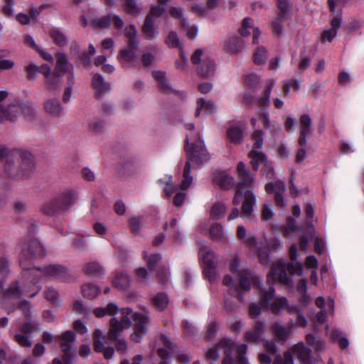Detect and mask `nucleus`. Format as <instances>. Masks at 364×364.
I'll list each match as a JSON object with an SVG mask.
<instances>
[{
  "instance_id": "37998d69",
  "label": "nucleus",
  "mask_w": 364,
  "mask_h": 364,
  "mask_svg": "<svg viewBox=\"0 0 364 364\" xmlns=\"http://www.w3.org/2000/svg\"><path fill=\"white\" fill-rule=\"evenodd\" d=\"M62 75L56 73L55 72H53L52 75L46 78L45 85L47 90L50 91H55L59 88L60 85V77Z\"/></svg>"
},
{
  "instance_id": "58836bf2",
  "label": "nucleus",
  "mask_w": 364,
  "mask_h": 364,
  "mask_svg": "<svg viewBox=\"0 0 364 364\" xmlns=\"http://www.w3.org/2000/svg\"><path fill=\"white\" fill-rule=\"evenodd\" d=\"M165 43L168 48H178L179 52L183 50V45L181 43L178 34L176 31H170L165 39Z\"/></svg>"
},
{
  "instance_id": "c03bdc74",
  "label": "nucleus",
  "mask_w": 364,
  "mask_h": 364,
  "mask_svg": "<svg viewBox=\"0 0 364 364\" xmlns=\"http://www.w3.org/2000/svg\"><path fill=\"white\" fill-rule=\"evenodd\" d=\"M118 312V307L114 303H109L106 308H97L94 310V314L97 317H102L105 314L115 315Z\"/></svg>"
},
{
  "instance_id": "e2e57ef3",
  "label": "nucleus",
  "mask_w": 364,
  "mask_h": 364,
  "mask_svg": "<svg viewBox=\"0 0 364 364\" xmlns=\"http://www.w3.org/2000/svg\"><path fill=\"white\" fill-rule=\"evenodd\" d=\"M14 340L22 347H31L32 345L31 336L21 332L15 334Z\"/></svg>"
},
{
  "instance_id": "0eeeda50",
  "label": "nucleus",
  "mask_w": 364,
  "mask_h": 364,
  "mask_svg": "<svg viewBox=\"0 0 364 364\" xmlns=\"http://www.w3.org/2000/svg\"><path fill=\"white\" fill-rule=\"evenodd\" d=\"M237 186V191L233 197L232 203L238 205L242 199L241 217L244 220H250L254 215V207L256 204V196L252 191H245V187L253 188L255 176L250 173L242 175Z\"/></svg>"
},
{
  "instance_id": "79ce46f5",
  "label": "nucleus",
  "mask_w": 364,
  "mask_h": 364,
  "mask_svg": "<svg viewBox=\"0 0 364 364\" xmlns=\"http://www.w3.org/2000/svg\"><path fill=\"white\" fill-rule=\"evenodd\" d=\"M215 180L224 189L231 188L235 183L234 178L225 173H220L218 176L215 178Z\"/></svg>"
},
{
  "instance_id": "13d9d810",
  "label": "nucleus",
  "mask_w": 364,
  "mask_h": 364,
  "mask_svg": "<svg viewBox=\"0 0 364 364\" xmlns=\"http://www.w3.org/2000/svg\"><path fill=\"white\" fill-rule=\"evenodd\" d=\"M129 277L123 272H118L116 274L113 280V284L117 288H124L129 284Z\"/></svg>"
},
{
  "instance_id": "2f4dec72",
  "label": "nucleus",
  "mask_w": 364,
  "mask_h": 364,
  "mask_svg": "<svg viewBox=\"0 0 364 364\" xmlns=\"http://www.w3.org/2000/svg\"><path fill=\"white\" fill-rule=\"evenodd\" d=\"M199 255L203 259L204 267H213L216 264L215 254L205 245L200 247Z\"/></svg>"
},
{
  "instance_id": "ddd939ff",
  "label": "nucleus",
  "mask_w": 364,
  "mask_h": 364,
  "mask_svg": "<svg viewBox=\"0 0 364 364\" xmlns=\"http://www.w3.org/2000/svg\"><path fill=\"white\" fill-rule=\"evenodd\" d=\"M8 96L6 91H0V102H1ZM21 107L18 102L12 103L9 105L6 108L4 107L1 103H0V122L4 120H14L18 112L19 109Z\"/></svg>"
},
{
  "instance_id": "bb28decb",
  "label": "nucleus",
  "mask_w": 364,
  "mask_h": 364,
  "mask_svg": "<svg viewBox=\"0 0 364 364\" xmlns=\"http://www.w3.org/2000/svg\"><path fill=\"white\" fill-rule=\"evenodd\" d=\"M244 46L242 40L237 36H232L223 43L224 50L229 53L234 54L240 52Z\"/></svg>"
},
{
  "instance_id": "5fc2aeb1",
  "label": "nucleus",
  "mask_w": 364,
  "mask_h": 364,
  "mask_svg": "<svg viewBox=\"0 0 364 364\" xmlns=\"http://www.w3.org/2000/svg\"><path fill=\"white\" fill-rule=\"evenodd\" d=\"M95 65L97 66L101 65L104 73H112L114 70L113 65L107 63V58L105 55L97 56L95 60Z\"/></svg>"
},
{
  "instance_id": "a878e982",
  "label": "nucleus",
  "mask_w": 364,
  "mask_h": 364,
  "mask_svg": "<svg viewBox=\"0 0 364 364\" xmlns=\"http://www.w3.org/2000/svg\"><path fill=\"white\" fill-rule=\"evenodd\" d=\"M215 112V105L210 100L198 98L196 101V117H198L202 113L205 115L211 114Z\"/></svg>"
},
{
  "instance_id": "7ed1b4c3",
  "label": "nucleus",
  "mask_w": 364,
  "mask_h": 364,
  "mask_svg": "<svg viewBox=\"0 0 364 364\" xmlns=\"http://www.w3.org/2000/svg\"><path fill=\"white\" fill-rule=\"evenodd\" d=\"M134 320L133 333L130 338L135 343H140L144 336L148 333L149 327V318L144 314L133 313L129 308L122 309L120 318H112L110 320V329L108 332V338L110 341H117L124 329L130 328Z\"/></svg>"
},
{
  "instance_id": "3c124183",
  "label": "nucleus",
  "mask_w": 364,
  "mask_h": 364,
  "mask_svg": "<svg viewBox=\"0 0 364 364\" xmlns=\"http://www.w3.org/2000/svg\"><path fill=\"white\" fill-rule=\"evenodd\" d=\"M254 141L252 149L262 151L263 146L264 132L262 129H256L252 134Z\"/></svg>"
},
{
  "instance_id": "5701e85b",
  "label": "nucleus",
  "mask_w": 364,
  "mask_h": 364,
  "mask_svg": "<svg viewBox=\"0 0 364 364\" xmlns=\"http://www.w3.org/2000/svg\"><path fill=\"white\" fill-rule=\"evenodd\" d=\"M258 117L262 120V124L267 129L271 130L272 132L279 134L282 129L281 126L275 121H271L269 114L265 109H261L258 112Z\"/></svg>"
},
{
  "instance_id": "9d476101",
  "label": "nucleus",
  "mask_w": 364,
  "mask_h": 364,
  "mask_svg": "<svg viewBox=\"0 0 364 364\" xmlns=\"http://www.w3.org/2000/svg\"><path fill=\"white\" fill-rule=\"evenodd\" d=\"M260 306L273 313H278L281 310L289 307V301L286 297L275 295V289L269 287L268 289L261 290Z\"/></svg>"
},
{
  "instance_id": "412c9836",
  "label": "nucleus",
  "mask_w": 364,
  "mask_h": 364,
  "mask_svg": "<svg viewBox=\"0 0 364 364\" xmlns=\"http://www.w3.org/2000/svg\"><path fill=\"white\" fill-rule=\"evenodd\" d=\"M92 87L95 91V95L97 98L100 99L110 90V86L107 84L102 76L99 74H95L92 79Z\"/></svg>"
},
{
  "instance_id": "c9c22d12",
  "label": "nucleus",
  "mask_w": 364,
  "mask_h": 364,
  "mask_svg": "<svg viewBox=\"0 0 364 364\" xmlns=\"http://www.w3.org/2000/svg\"><path fill=\"white\" fill-rule=\"evenodd\" d=\"M50 36L53 42L58 46H65L68 43L67 36L58 28L51 29Z\"/></svg>"
},
{
  "instance_id": "864d4df0",
  "label": "nucleus",
  "mask_w": 364,
  "mask_h": 364,
  "mask_svg": "<svg viewBox=\"0 0 364 364\" xmlns=\"http://www.w3.org/2000/svg\"><path fill=\"white\" fill-rule=\"evenodd\" d=\"M104 339L103 333L100 329H96L94 332L93 340L95 350L97 352H102L105 348L102 340Z\"/></svg>"
},
{
  "instance_id": "4be33fe9",
  "label": "nucleus",
  "mask_w": 364,
  "mask_h": 364,
  "mask_svg": "<svg viewBox=\"0 0 364 364\" xmlns=\"http://www.w3.org/2000/svg\"><path fill=\"white\" fill-rule=\"evenodd\" d=\"M248 157L250 159V164L255 171L262 168L268 161L267 155L259 150L252 149L248 154Z\"/></svg>"
},
{
  "instance_id": "1a4fd4ad",
  "label": "nucleus",
  "mask_w": 364,
  "mask_h": 364,
  "mask_svg": "<svg viewBox=\"0 0 364 364\" xmlns=\"http://www.w3.org/2000/svg\"><path fill=\"white\" fill-rule=\"evenodd\" d=\"M77 194L73 190H67L46 202L42 206V212L48 215H55L66 212L77 201Z\"/></svg>"
},
{
  "instance_id": "dca6fc26",
  "label": "nucleus",
  "mask_w": 364,
  "mask_h": 364,
  "mask_svg": "<svg viewBox=\"0 0 364 364\" xmlns=\"http://www.w3.org/2000/svg\"><path fill=\"white\" fill-rule=\"evenodd\" d=\"M245 125L241 122H230L227 129V136L234 144H240L243 139Z\"/></svg>"
},
{
  "instance_id": "cd10ccee",
  "label": "nucleus",
  "mask_w": 364,
  "mask_h": 364,
  "mask_svg": "<svg viewBox=\"0 0 364 364\" xmlns=\"http://www.w3.org/2000/svg\"><path fill=\"white\" fill-rule=\"evenodd\" d=\"M275 83L276 80L274 79H269L267 81L264 90L257 100V105L259 107H267L269 105L270 94Z\"/></svg>"
},
{
  "instance_id": "20e7f679",
  "label": "nucleus",
  "mask_w": 364,
  "mask_h": 364,
  "mask_svg": "<svg viewBox=\"0 0 364 364\" xmlns=\"http://www.w3.org/2000/svg\"><path fill=\"white\" fill-rule=\"evenodd\" d=\"M0 159L4 162L5 172L10 178L25 180L34 173V158L28 151H9L6 148H2L0 149Z\"/></svg>"
},
{
  "instance_id": "4c0bfd02",
  "label": "nucleus",
  "mask_w": 364,
  "mask_h": 364,
  "mask_svg": "<svg viewBox=\"0 0 364 364\" xmlns=\"http://www.w3.org/2000/svg\"><path fill=\"white\" fill-rule=\"evenodd\" d=\"M124 35L128 39L129 46L137 48L139 42L136 38V29L134 26L129 25L124 30Z\"/></svg>"
},
{
  "instance_id": "423d86ee",
  "label": "nucleus",
  "mask_w": 364,
  "mask_h": 364,
  "mask_svg": "<svg viewBox=\"0 0 364 364\" xmlns=\"http://www.w3.org/2000/svg\"><path fill=\"white\" fill-rule=\"evenodd\" d=\"M247 346L242 344L236 346L230 339H222L218 344L208 350L206 353V359L210 362H214L218 360V352L221 351L225 355L223 360V364H248L245 355L247 353Z\"/></svg>"
},
{
  "instance_id": "4d7b16f0",
  "label": "nucleus",
  "mask_w": 364,
  "mask_h": 364,
  "mask_svg": "<svg viewBox=\"0 0 364 364\" xmlns=\"http://www.w3.org/2000/svg\"><path fill=\"white\" fill-rule=\"evenodd\" d=\"M267 58V51L264 47H258L254 53V62L256 64H264Z\"/></svg>"
},
{
  "instance_id": "09e8293b",
  "label": "nucleus",
  "mask_w": 364,
  "mask_h": 364,
  "mask_svg": "<svg viewBox=\"0 0 364 364\" xmlns=\"http://www.w3.org/2000/svg\"><path fill=\"white\" fill-rule=\"evenodd\" d=\"M124 10L128 14L133 16H137L141 12V8L136 0H124Z\"/></svg>"
},
{
  "instance_id": "8fccbe9b",
  "label": "nucleus",
  "mask_w": 364,
  "mask_h": 364,
  "mask_svg": "<svg viewBox=\"0 0 364 364\" xmlns=\"http://www.w3.org/2000/svg\"><path fill=\"white\" fill-rule=\"evenodd\" d=\"M100 291L99 287L92 284H86L82 287L83 296L90 299L97 296Z\"/></svg>"
},
{
  "instance_id": "f8f14e48",
  "label": "nucleus",
  "mask_w": 364,
  "mask_h": 364,
  "mask_svg": "<svg viewBox=\"0 0 364 364\" xmlns=\"http://www.w3.org/2000/svg\"><path fill=\"white\" fill-rule=\"evenodd\" d=\"M58 338L61 340L60 347L62 352L64 353L63 361L65 364H70L73 358L71 348L75 341V334L71 331H68L62 333Z\"/></svg>"
},
{
  "instance_id": "bf43d9fd",
  "label": "nucleus",
  "mask_w": 364,
  "mask_h": 364,
  "mask_svg": "<svg viewBox=\"0 0 364 364\" xmlns=\"http://www.w3.org/2000/svg\"><path fill=\"white\" fill-rule=\"evenodd\" d=\"M170 15L181 21L182 28L186 27L187 19L185 18L184 11L181 8L171 7L169 10Z\"/></svg>"
},
{
  "instance_id": "69168bd1",
  "label": "nucleus",
  "mask_w": 364,
  "mask_h": 364,
  "mask_svg": "<svg viewBox=\"0 0 364 364\" xmlns=\"http://www.w3.org/2000/svg\"><path fill=\"white\" fill-rule=\"evenodd\" d=\"M332 339L337 341L341 349H343L348 346V341L346 338L342 336V333L338 330H334L332 333Z\"/></svg>"
},
{
  "instance_id": "473e14b6",
  "label": "nucleus",
  "mask_w": 364,
  "mask_h": 364,
  "mask_svg": "<svg viewBox=\"0 0 364 364\" xmlns=\"http://www.w3.org/2000/svg\"><path fill=\"white\" fill-rule=\"evenodd\" d=\"M246 243L250 247H255L259 262L262 264H267L269 263V255L267 252L264 251L257 247V241L255 237H248L246 240Z\"/></svg>"
},
{
  "instance_id": "b1692460",
  "label": "nucleus",
  "mask_w": 364,
  "mask_h": 364,
  "mask_svg": "<svg viewBox=\"0 0 364 364\" xmlns=\"http://www.w3.org/2000/svg\"><path fill=\"white\" fill-rule=\"evenodd\" d=\"M132 47L125 48L119 51L118 60L124 67L133 66L136 61V56L135 50Z\"/></svg>"
},
{
  "instance_id": "774afa93",
  "label": "nucleus",
  "mask_w": 364,
  "mask_h": 364,
  "mask_svg": "<svg viewBox=\"0 0 364 364\" xmlns=\"http://www.w3.org/2000/svg\"><path fill=\"white\" fill-rule=\"evenodd\" d=\"M300 87V82L299 80L284 81L283 82V90L285 96H288L291 89L298 91Z\"/></svg>"
},
{
  "instance_id": "f257e3e1",
  "label": "nucleus",
  "mask_w": 364,
  "mask_h": 364,
  "mask_svg": "<svg viewBox=\"0 0 364 364\" xmlns=\"http://www.w3.org/2000/svg\"><path fill=\"white\" fill-rule=\"evenodd\" d=\"M43 255V247L38 241L25 244L19 258L24 278L22 286L19 285L18 281H15L4 289V282L0 281V304L7 311L14 309L16 299L22 295L29 297L36 295L42 288L40 281L44 278L63 279L67 277V269L60 264H50L43 269L31 268L33 259Z\"/></svg>"
},
{
  "instance_id": "0e129e2a",
  "label": "nucleus",
  "mask_w": 364,
  "mask_h": 364,
  "mask_svg": "<svg viewBox=\"0 0 364 364\" xmlns=\"http://www.w3.org/2000/svg\"><path fill=\"white\" fill-rule=\"evenodd\" d=\"M293 353L290 350L289 351L284 354V360H282L279 354L275 355L273 364H294V360L292 356Z\"/></svg>"
},
{
  "instance_id": "39448f33",
  "label": "nucleus",
  "mask_w": 364,
  "mask_h": 364,
  "mask_svg": "<svg viewBox=\"0 0 364 364\" xmlns=\"http://www.w3.org/2000/svg\"><path fill=\"white\" fill-rule=\"evenodd\" d=\"M229 269L237 279L230 274H226L223 279V284L228 287L230 291L235 293L240 301H243L245 294L251 289V282L259 286L261 279L254 276L247 268L241 267L237 255L232 256L229 264Z\"/></svg>"
},
{
  "instance_id": "f3484780",
  "label": "nucleus",
  "mask_w": 364,
  "mask_h": 364,
  "mask_svg": "<svg viewBox=\"0 0 364 364\" xmlns=\"http://www.w3.org/2000/svg\"><path fill=\"white\" fill-rule=\"evenodd\" d=\"M265 191L269 194H275V201L277 205L282 207L286 204V201L283 198L285 186L282 181L267 183L265 185Z\"/></svg>"
},
{
  "instance_id": "603ef678",
  "label": "nucleus",
  "mask_w": 364,
  "mask_h": 364,
  "mask_svg": "<svg viewBox=\"0 0 364 364\" xmlns=\"http://www.w3.org/2000/svg\"><path fill=\"white\" fill-rule=\"evenodd\" d=\"M143 258L145 261H146L149 269H153L158 264V262L161 259V256L157 253L149 255L148 252L145 251L143 252Z\"/></svg>"
},
{
  "instance_id": "ea45409f",
  "label": "nucleus",
  "mask_w": 364,
  "mask_h": 364,
  "mask_svg": "<svg viewBox=\"0 0 364 364\" xmlns=\"http://www.w3.org/2000/svg\"><path fill=\"white\" fill-rule=\"evenodd\" d=\"M15 326L21 333L28 336L38 328V324L31 321H26L23 323L20 320H18Z\"/></svg>"
},
{
  "instance_id": "f704fd0d",
  "label": "nucleus",
  "mask_w": 364,
  "mask_h": 364,
  "mask_svg": "<svg viewBox=\"0 0 364 364\" xmlns=\"http://www.w3.org/2000/svg\"><path fill=\"white\" fill-rule=\"evenodd\" d=\"M266 353H262L259 355V358L262 364H269L272 360L271 355L277 353L275 345L273 343H269L265 341Z\"/></svg>"
},
{
  "instance_id": "49530a36",
  "label": "nucleus",
  "mask_w": 364,
  "mask_h": 364,
  "mask_svg": "<svg viewBox=\"0 0 364 364\" xmlns=\"http://www.w3.org/2000/svg\"><path fill=\"white\" fill-rule=\"evenodd\" d=\"M83 272L89 275L97 276L102 273L103 268L97 262H90L85 264Z\"/></svg>"
},
{
  "instance_id": "aec40b11",
  "label": "nucleus",
  "mask_w": 364,
  "mask_h": 364,
  "mask_svg": "<svg viewBox=\"0 0 364 364\" xmlns=\"http://www.w3.org/2000/svg\"><path fill=\"white\" fill-rule=\"evenodd\" d=\"M44 109L46 113L55 118H59L65 114L64 107L57 98L47 100L44 103Z\"/></svg>"
},
{
  "instance_id": "a211bd4d",
  "label": "nucleus",
  "mask_w": 364,
  "mask_h": 364,
  "mask_svg": "<svg viewBox=\"0 0 364 364\" xmlns=\"http://www.w3.org/2000/svg\"><path fill=\"white\" fill-rule=\"evenodd\" d=\"M342 21L341 14L338 13L336 16L331 20V28L324 31L321 34V42H331L337 35V31L341 27Z\"/></svg>"
},
{
  "instance_id": "4468645a",
  "label": "nucleus",
  "mask_w": 364,
  "mask_h": 364,
  "mask_svg": "<svg viewBox=\"0 0 364 364\" xmlns=\"http://www.w3.org/2000/svg\"><path fill=\"white\" fill-rule=\"evenodd\" d=\"M316 305L321 309V311L316 316V321L319 323L325 322L326 319V314L330 315L333 314L334 310V301L331 299H328L326 301L324 298L319 296L316 299Z\"/></svg>"
},
{
  "instance_id": "de8ad7c7",
  "label": "nucleus",
  "mask_w": 364,
  "mask_h": 364,
  "mask_svg": "<svg viewBox=\"0 0 364 364\" xmlns=\"http://www.w3.org/2000/svg\"><path fill=\"white\" fill-rule=\"evenodd\" d=\"M213 239L223 240L225 238L223 227L218 223H214L209 230Z\"/></svg>"
},
{
  "instance_id": "c756f323",
  "label": "nucleus",
  "mask_w": 364,
  "mask_h": 364,
  "mask_svg": "<svg viewBox=\"0 0 364 364\" xmlns=\"http://www.w3.org/2000/svg\"><path fill=\"white\" fill-rule=\"evenodd\" d=\"M215 70V63L210 57H205L200 65L198 68V74L204 77H207L213 74Z\"/></svg>"
},
{
  "instance_id": "a18cd8bd",
  "label": "nucleus",
  "mask_w": 364,
  "mask_h": 364,
  "mask_svg": "<svg viewBox=\"0 0 364 364\" xmlns=\"http://www.w3.org/2000/svg\"><path fill=\"white\" fill-rule=\"evenodd\" d=\"M273 331L279 340L284 341L287 339L291 328H285L280 322H276L273 325Z\"/></svg>"
},
{
  "instance_id": "7c9ffc66",
  "label": "nucleus",
  "mask_w": 364,
  "mask_h": 364,
  "mask_svg": "<svg viewBox=\"0 0 364 364\" xmlns=\"http://www.w3.org/2000/svg\"><path fill=\"white\" fill-rule=\"evenodd\" d=\"M142 31L146 38L150 40L154 39L159 36V31L155 25V20L150 16L146 17Z\"/></svg>"
},
{
  "instance_id": "c85d7f7f",
  "label": "nucleus",
  "mask_w": 364,
  "mask_h": 364,
  "mask_svg": "<svg viewBox=\"0 0 364 364\" xmlns=\"http://www.w3.org/2000/svg\"><path fill=\"white\" fill-rule=\"evenodd\" d=\"M265 326L266 325L264 322H256L253 329L246 332V340L252 343L257 342L260 339L261 336L264 333Z\"/></svg>"
},
{
  "instance_id": "338daca9",
  "label": "nucleus",
  "mask_w": 364,
  "mask_h": 364,
  "mask_svg": "<svg viewBox=\"0 0 364 364\" xmlns=\"http://www.w3.org/2000/svg\"><path fill=\"white\" fill-rule=\"evenodd\" d=\"M92 24L95 28H109L111 24V16H107L100 18H96L92 21Z\"/></svg>"
},
{
  "instance_id": "72a5a7b5",
  "label": "nucleus",
  "mask_w": 364,
  "mask_h": 364,
  "mask_svg": "<svg viewBox=\"0 0 364 364\" xmlns=\"http://www.w3.org/2000/svg\"><path fill=\"white\" fill-rule=\"evenodd\" d=\"M291 350L294 354L296 355L298 359L302 363H305L309 357L310 350L302 343L294 345L291 348Z\"/></svg>"
},
{
  "instance_id": "680f3d73",
  "label": "nucleus",
  "mask_w": 364,
  "mask_h": 364,
  "mask_svg": "<svg viewBox=\"0 0 364 364\" xmlns=\"http://www.w3.org/2000/svg\"><path fill=\"white\" fill-rule=\"evenodd\" d=\"M153 303L159 309H165L168 303V299L164 294H158L153 298Z\"/></svg>"
},
{
  "instance_id": "393cba45",
  "label": "nucleus",
  "mask_w": 364,
  "mask_h": 364,
  "mask_svg": "<svg viewBox=\"0 0 364 364\" xmlns=\"http://www.w3.org/2000/svg\"><path fill=\"white\" fill-rule=\"evenodd\" d=\"M161 341L166 349L160 348L157 353L161 359V364H168L167 360L169 359V355L175 353L174 346L166 336H161Z\"/></svg>"
},
{
  "instance_id": "2eb2a0df",
  "label": "nucleus",
  "mask_w": 364,
  "mask_h": 364,
  "mask_svg": "<svg viewBox=\"0 0 364 364\" xmlns=\"http://www.w3.org/2000/svg\"><path fill=\"white\" fill-rule=\"evenodd\" d=\"M314 240V250L317 253H322L324 249L323 242L315 235V229L314 226H309L307 230L306 235L301 237L300 247L301 250L306 251L309 240Z\"/></svg>"
},
{
  "instance_id": "f03ea898",
  "label": "nucleus",
  "mask_w": 364,
  "mask_h": 364,
  "mask_svg": "<svg viewBox=\"0 0 364 364\" xmlns=\"http://www.w3.org/2000/svg\"><path fill=\"white\" fill-rule=\"evenodd\" d=\"M186 128L191 132L186 134V151L187 161L183 172V180L181 184V191L176 193L173 199V203L176 206H181L185 200L184 191L188 189L193 182V176L191 175L192 168H199L204 161L210 159L203 141L198 134L193 132L194 125L191 123L186 124Z\"/></svg>"
},
{
  "instance_id": "6e6d98bb",
  "label": "nucleus",
  "mask_w": 364,
  "mask_h": 364,
  "mask_svg": "<svg viewBox=\"0 0 364 364\" xmlns=\"http://www.w3.org/2000/svg\"><path fill=\"white\" fill-rule=\"evenodd\" d=\"M105 127L104 121L98 119H94L89 122L88 128L90 132L95 134L101 133Z\"/></svg>"
},
{
  "instance_id": "e433bc0d",
  "label": "nucleus",
  "mask_w": 364,
  "mask_h": 364,
  "mask_svg": "<svg viewBox=\"0 0 364 364\" xmlns=\"http://www.w3.org/2000/svg\"><path fill=\"white\" fill-rule=\"evenodd\" d=\"M226 210V205L223 202L218 201L212 205L210 214L212 218L218 220L225 216Z\"/></svg>"
},
{
  "instance_id": "a19ab883",
  "label": "nucleus",
  "mask_w": 364,
  "mask_h": 364,
  "mask_svg": "<svg viewBox=\"0 0 364 364\" xmlns=\"http://www.w3.org/2000/svg\"><path fill=\"white\" fill-rule=\"evenodd\" d=\"M152 75L158 81L161 89L165 92H169L171 87L166 77L165 73L162 71L155 70L153 71Z\"/></svg>"
},
{
  "instance_id": "6e6552de",
  "label": "nucleus",
  "mask_w": 364,
  "mask_h": 364,
  "mask_svg": "<svg viewBox=\"0 0 364 364\" xmlns=\"http://www.w3.org/2000/svg\"><path fill=\"white\" fill-rule=\"evenodd\" d=\"M287 270L291 275H303V266L301 263L291 261V262L286 264L282 260H278L273 264L272 270L267 275V282L269 284L281 283L286 285L291 284V282L287 274Z\"/></svg>"
},
{
  "instance_id": "9b49d317",
  "label": "nucleus",
  "mask_w": 364,
  "mask_h": 364,
  "mask_svg": "<svg viewBox=\"0 0 364 364\" xmlns=\"http://www.w3.org/2000/svg\"><path fill=\"white\" fill-rule=\"evenodd\" d=\"M56 65L54 72L61 75L68 73V81L74 82L73 65L70 63L68 55L63 51H59L55 54Z\"/></svg>"
},
{
  "instance_id": "052dcab7",
  "label": "nucleus",
  "mask_w": 364,
  "mask_h": 364,
  "mask_svg": "<svg viewBox=\"0 0 364 364\" xmlns=\"http://www.w3.org/2000/svg\"><path fill=\"white\" fill-rule=\"evenodd\" d=\"M253 28H255L253 25V21L250 18L247 17L243 19L240 33L242 36L245 37L250 35Z\"/></svg>"
},
{
  "instance_id": "6ab92c4d",
  "label": "nucleus",
  "mask_w": 364,
  "mask_h": 364,
  "mask_svg": "<svg viewBox=\"0 0 364 364\" xmlns=\"http://www.w3.org/2000/svg\"><path fill=\"white\" fill-rule=\"evenodd\" d=\"M300 136L298 140L299 145H307V137L311 133L312 120L307 114H302L300 117Z\"/></svg>"
}]
</instances>
